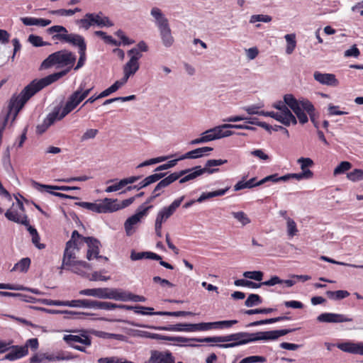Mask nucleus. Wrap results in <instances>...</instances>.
<instances>
[{"instance_id": "3", "label": "nucleus", "mask_w": 363, "mask_h": 363, "mask_svg": "<svg viewBox=\"0 0 363 363\" xmlns=\"http://www.w3.org/2000/svg\"><path fill=\"white\" fill-rule=\"evenodd\" d=\"M260 334L261 331L253 333L240 332L225 335V343L218 344L216 346L220 348H231L252 342L262 340V335Z\"/></svg>"}, {"instance_id": "52", "label": "nucleus", "mask_w": 363, "mask_h": 363, "mask_svg": "<svg viewBox=\"0 0 363 363\" xmlns=\"http://www.w3.org/2000/svg\"><path fill=\"white\" fill-rule=\"evenodd\" d=\"M164 340H168V341H172L176 342L177 343H174V345L178 346H185L184 343H186L190 341H194L193 338H187L184 337H173V336H165V338H164Z\"/></svg>"}, {"instance_id": "42", "label": "nucleus", "mask_w": 363, "mask_h": 363, "mask_svg": "<svg viewBox=\"0 0 363 363\" xmlns=\"http://www.w3.org/2000/svg\"><path fill=\"white\" fill-rule=\"evenodd\" d=\"M194 342L206 343H225V336H213L203 338L194 337Z\"/></svg>"}, {"instance_id": "8", "label": "nucleus", "mask_w": 363, "mask_h": 363, "mask_svg": "<svg viewBox=\"0 0 363 363\" xmlns=\"http://www.w3.org/2000/svg\"><path fill=\"white\" fill-rule=\"evenodd\" d=\"M189 170H181L179 172H176L170 174L169 176L166 177H163L160 179L157 184L155 186V189L152 191V194H159L160 196L164 192V189L169 186L171 184L179 179L184 175Z\"/></svg>"}, {"instance_id": "47", "label": "nucleus", "mask_w": 363, "mask_h": 363, "mask_svg": "<svg viewBox=\"0 0 363 363\" xmlns=\"http://www.w3.org/2000/svg\"><path fill=\"white\" fill-rule=\"evenodd\" d=\"M60 107H55V109L52 113H50L46 118L44 119V121L49 125H52L55 121L60 120L59 118L60 113Z\"/></svg>"}, {"instance_id": "11", "label": "nucleus", "mask_w": 363, "mask_h": 363, "mask_svg": "<svg viewBox=\"0 0 363 363\" xmlns=\"http://www.w3.org/2000/svg\"><path fill=\"white\" fill-rule=\"evenodd\" d=\"M167 173H155L153 174H151L147 177H145L144 179H143L139 184L133 186H128L124 191H123L122 193H125L127 191H132L133 189H136L138 191L147 187V186L158 182L160 179L165 177Z\"/></svg>"}, {"instance_id": "58", "label": "nucleus", "mask_w": 363, "mask_h": 363, "mask_svg": "<svg viewBox=\"0 0 363 363\" xmlns=\"http://www.w3.org/2000/svg\"><path fill=\"white\" fill-rule=\"evenodd\" d=\"M233 216L242 223V225L249 224L251 220L243 211L232 212Z\"/></svg>"}, {"instance_id": "51", "label": "nucleus", "mask_w": 363, "mask_h": 363, "mask_svg": "<svg viewBox=\"0 0 363 363\" xmlns=\"http://www.w3.org/2000/svg\"><path fill=\"white\" fill-rule=\"evenodd\" d=\"M313 173L310 169L304 170L300 173H290V178L295 179L296 180L308 179L312 178Z\"/></svg>"}, {"instance_id": "35", "label": "nucleus", "mask_w": 363, "mask_h": 363, "mask_svg": "<svg viewBox=\"0 0 363 363\" xmlns=\"http://www.w3.org/2000/svg\"><path fill=\"white\" fill-rule=\"evenodd\" d=\"M96 308L110 311L116 308H121L125 310H130L132 308L128 307V305L116 304L111 302L99 301L96 302Z\"/></svg>"}, {"instance_id": "37", "label": "nucleus", "mask_w": 363, "mask_h": 363, "mask_svg": "<svg viewBox=\"0 0 363 363\" xmlns=\"http://www.w3.org/2000/svg\"><path fill=\"white\" fill-rule=\"evenodd\" d=\"M284 100L288 108L289 107L294 113L301 108L300 107L301 99L297 100L293 94H285L284 96Z\"/></svg>"}, {"instance_id": "23", "label": "nucleus", "mask_w": 363, "mask_h": 363, "mask_svg": "<svg viewBox=\"0 0 363 363\" xmlns=\"http://www.w3.org/2000/svg\"><path fill=\"white\" fill-rule=\"evenodd\" d=\"M150 15L154 18L155 23L158 29L169 25L168 19L165 17L160 9L157 7L152 8Z\"/></svg>"}, {"instance_id": "16", "label": "nucleus", "mask_w": 363, "mask_h": 363, "mask_svg": "<svg viewBox=\"0 0 363 363\" xmlns=\"http://www.w3.org/2000/svg\"><path fill=\"white\" fill-rule=\"evenodd\" d=\"M86 17H91V22L93 26H97L98 27H111L113 26V23L109 19L108 16H103L102 12L98 13H86Z\"/></svg>"}, {"instance_id": "59", "label": "nucleus", "mask_w": 363, "mask_h": 363, "mask_svg": "<svg viewBox=\"0 0 363 363\" xmlns=\"http://www.w3.org/2000/svg\"><path fill=\"white\" fill-rule=\"evenodd\" d=\"M352 167L350 162L347 161L341 162L334 169V175H337L345 172Z\"/></svg>"}, {"instance_id": "2", "label": "nucleus", "mask_w": 363, "mask_h": 363, "mask_svg": "<svg viewBox=\"0 0 363 363\" xmlns=\"http://www.w3.org/2000/svg\"><path fill=\"white\" fill-rule=\"evenodd\" d=\"M41 89L33 82L23 88L19 94H13L9 101L7 110L2 122L7 124L10 116L13 113L12 122L14 121L27 101Z\"/></svg>"}, {"instance_id": "15", "label": "nucleus", "mask_w": 363, "mask_h": 363, "mask_svg": "<svg viewBox=\"0 0 363 363\" xmlns=\"http://www.w3.org/2000/svg\"><path fill=\"white\" fill-rule=\"evenodd\" d=\"M83 240L86 243L88 250L86 257L88 260H91L93 257H98L100 252L101 242L94 237L83 238Z\"/></svg>"}, {"instance_id": "31", "label": "nucleus", "mask_w": 363, "mask_h": 363, "mask_svg": "<svg viewBox=\"0 0 363 363\" xmlns=\"http://www.w3.org/2000/svg\"><path fill=\"white\" fill-rule=\"evenodd\" d=\"M185 170L189 171L184 175H183L184 177L182 178L179 179L180 184H184L189 181L193 180L203 174L201 166H196L191 169H186Z\"/></svg>"}, {"instance_id": "19", "label": "nucleus", "mask_w": 363, "mask_h": 363, "mask_svg": "<svg viewBox=\"0 0 363 363\" xmlns=\"http://www.w3.org/2000/svg\"><path fill=\"white\" fill-rule=\"evenodd\" d=\"M129 291L116 288H107L106 299L119 301H128Z\"/></svg>"}, {"instance_id": "39", "label": "nucleus", "mask_w": 363, "mask_h": 363, "mask_svg": "<svg viewBox=\"0 0 363 363\" xmlns=\"http://www.w3.org/2000/svg\"><path fill=\"white\" fill-rule=\"evenodd\" d=\"M75 254L72 250L65 249L64 251L62 264L61 268H65V267H73L74 265L75 262Z\"/></svg>"}, {"instance_id": "4", "label": "nucleus", "mask_w": 363, "mask_h": 363, "mask_svg": "<svg viewBox=\"0 0 363 363\" xmlns=\"http://www.w3.org/2000/svg\"><path fill=\"white\" fill-rule=\"evenodd\" d=\"M128 55L130 56V60L123 65V77L127 81L138 71L140 68L139 60L143 56L140 52H139L136 48H132L128 50Z\"/></svg>"}, {"instance_id": "41", "label": "nucleus", "mask_w": 363, "mask_h": 363, "mask_svg": "<svg viewBox=\"0 0 363 363\" xmlns=\"http://www.w3.org/2000/svg\"><path fill=\"white\" fill-rule=\"evenodd\" d=\"M225 125H234V124L224 123L223 125L216 126L215 131L217 140L225 137H229L235 133L233 131L231 130L223 131V129L233 128L232 127H225Z\"/></svg>"}, {"instance_id": "25", "label": "nucleus", "mask_w": 363, "mask_h": 363, "mask_svg": "<svg viewBox=\"0 0 363 363\" xmlns=\"http://www.w3.org/2000/svg\"><path fill=\"white\" fill-rule=\"evenodd\" d=\"M215 130V127L206 130L205 132L201 133V136L200 138L192 140L189 143L190 145L202 144L217 140Z\"/></svg>"}, {"instance_id": "61", "label": "nucleus", "mask_w": 363, "mask_h": 363, "mask_svg": "<svg viewBox=\"0 0 363 363\" xmlns=\"http://www.w3.org/2000/svg\"><path fill=\"white\" fill-rule=\"evenodd\" d=\"M259 116L271 117L275 119L276 121L280 122L283 125L284 123H287L286 121H285L284 118H283L281 116V115H279L278 112L260 111L259 113Z\"/></svg>"}, {"instance_id": "21", "label": "nucleus", "mask_w": 363, "mask_h": 363, "mask_svg": "<svg viewBox=\"0 0 363 363\" xmlns=\"http://www.w3.org/2000/svg\"><path fill=\"white\" fill-rule=\"evenodd\" d=\"M32 186L35 189H37L41 192L43 191H48V190H59V191H70V190H79V187H77V186L47 185V184H40L35 181L32 182Z\"/></svg>"}, {"instance_id": "38", "label": "nucleus", "mask_w": 363, "mask_h": 363, "mask_svg": "<svg viewBox=\"0 0 363 363\" xmlns=\"http://www.w3.org/2000/svg\"><path fill=\"white\" fill-rule=\"evenodd\" d=\"M238 323L237 320H220L216 322H210L206 323L207 330H211L213 328H230L233 325Z\"/></svg>"}, {"instance_id": "33", "label": "nucleus", "mask_w": 363, "mask_h": 363, "mask_svg": "<svg viewBox=\"0 0 363 363\" xmlns=\"http://www.w3.org/2000/svg\"><path fill=\"white\" fill-rule=\"evenodd\" d=\"M184 199V196H182L177 199H175L169 206H165L162 208L160 211L164 213V215L168 219L173 215V213L176 211L177 208L179 207L182 202Z\"/></svg>"}, {"instance_id": "10", "label": "nucleus", "mask_w": 363, "mask_h": 363, "mask_svg": "<svg viewBox=\"0 0 363 363\" xmlns=\"http://www.w3.org/2000/svg\"><path fill=\"white\" fill-rule=\"evenodd\" d=\"M1 342L5 343L6 345L7 350L2 352V353L9 350V349L11 348V350L5 355L4 359H8L10 361H13L18 359H20L23 357H25L28 353V349H27V347L23 346H18V345H13L10 346L11 342H6L5 341L0 340ZM1 354V352H0Z\"/></svg>"}, {"instance_id": "55", "label": "nucleus", "mask_w": 363, "mask_h": 363, "mask_svg": "<svg viewBox=\"0 0 363 363\" xmlns=\"http://www.w3.org/2000/svg\"><path fill=\"white\" fill-rule=\"evenodd\" d=\"M28 40L35 47H42L50 45L49 43L43 41L41 37L33 34L28 36Z\"/></svg>"}, {"instance_id": "36", "label": "nucleus", "mask_w": 363, "mask_h": 363, "mask_svg": "<svg viewBox=\"0 0 363 363\" xmlns=\"http://www.w3.org/2000/svg\"><path fill=\"white\" fill-rule=\"evenodd\" d=\"M5 216L8 220L15 222L16 223H20L22 225L27 224V216L24 215L22 218H21L16 211L9 209L5 213Z\"/></svg>"}, {"instance_id": "43", "label": "nucleus", "mask_w": 363, "mask_h": 363, "mask_svg": "<svg viewBox=\"0 0 363 363\" xmlns=\"http://www.w3.org/2000/svg\"><path fill=\"white\" fill-rule=\"evenodd\" d=\"M127 80L122 77L120 80L116 81L111 86L105 89L103 94H105L106 96H109L112 93L116 91L121 86L125 85L127 83Z\"/></svg>"}, {"instance_id": "1", "label": "nucleus", "mask_w": 363, "mask_h": 363, "mask_svg": "<svg viewBox=\"0 0 363 363\" xmlns=\"http://www.w3.org/2000/svg\"><path fill=\"white\" fill-rule=\"evenodd\" d=\"M77 60L74 53L68 50H61L48 55L40 65L41 69H47L52 67L56 68H64L65 69L51 74L40 79H34L32 82L40 89L55 82L62 77L65 76L73 67Z\"/></svg>"}, {"instance_id": "12", "label": "nucleus", "mask_w": 363, "mask_h": 363, "mask_svg": "<svg viewBox=\"0 0 363 363\" xmlns=\"http://www.w3.org/2000/svg\"><path fill=\"white\" fill-rule=\"evenodd\" d=\"M145 363H175V359L169 351L153 350L151 352L150 357Z\"/></svg>"}, {"instance_id": "40", "label": "nucleus", "mask_w": 363, "mask_h": 363, "mask_svg": "<svg viewBox=\"0 0 363 363\" xmlns=\"http://www.w3.org/2000/svg\"><path fill=\"white\" fill-rule=\"evenodd\" d=\"M31 260L29 257L22 258L19 262L14 264L13 267L11 269V272L18 271L23 273L27 272Z\"/></svg>"}, {"instance_id": "13", "label": "nucleus", "mask_w": 363, "mask_h": 363, "mask_svg": "<svg viewBox=\"0 0 363 363\" xmlns=\"http://www.w3.org/2000/svg\"><path fill=\"white\" fill-rule=\"evenodd\" d=\"M317 320L320 323H340L345 322H351L352 318L347 315L333 313H323L317 317Z\"/></svg>"}, {"instance_id": "50", "label": "nucleus", "mask_w": 363, "mask_h": 363, "mask_svg": "<svg viewBox=\"0 0 363 363\" xmlns=\"http://www.w3.org/2000/svg\"><path fill=\"white\" fill-rule=\"evenodd\" d=\"M157 315H165V316H186V315H194V313L190 311H157Z\"/></svg>"}, {"instance_id": "60", "label": "nucleus", "mask_w": 363, "mask_h": 363, "mask_svg": "<svg viewBox=\"0 0 363 363\" xmlns=\"http://www.w3.org/2000/svg\"><path fill=\"white\" fill-rule=\"evenodd\" d=\"M95 334L97 337L104 338V339H115V340H123V335L119 334L109 333L103 331H96Z\"/></svg>"}, {"instance_id": "22", "label": "nucleus", "mask_w": 363, "mask_h": 363, "mask_svg": "<svg viewBox=\"0 0 363 363\" xmlns=\"http://www.w3.org/2000/svg\"><path fill=\"white\" fill-rule=\"evenodd\" d=\"M117 201V199H104L101 202L99 203V213H112L118 211V203Z\"/></svg>"}, {"instance_id": "20", "label": "nucleus", "mask_w": 363, "mask_h": 363, "mask_svg": "<svg viewBox=\"0 0 363 363\" xmlns=\"http://www.w3.org/2000/svg\"><path fill=\"white\" fill-rule=\"evenodd\" d=\"M213 149L211 147H199L195 150L187 152L184 155H182L179 157V160H185V159H198L201 158L203 156L208 155V152L212 151Z\"/></svg>"}, {"instance_id": "64", "label": "nucleus", "mask_w": 363, "mask_h": 363, "mask_svg": "<svg viewBox=\"0 0 363 363\" xmlns=\"http://www.w3.org/2000/svg\"><path fill=\"white\" fill-rule=\"evenodd\" d=\"M98 363H133L129 361H122L116 357H105L100 358Z\"/></svg>"}, {"instance_id": "54", "label": "nucleus", "mask_w": 363, "mask_h": 363, "mask_svg": "<svg viewBox=\"0 0 363 363\" xmlns=\"http://www.w3.org/2000/svg\"><path fill=\"white\" fill-rule=\"evenodd\" d=\"M75 205L80 206L82 208H86L91 211L99 213L100 209L99 206V203H90V202H84L80 201L75 203Z\"/></svg>"}, {"instance_id": "17", "label": "nucleus", "mask_w": 363, "mask_h": 363, "mask_svg": "<svg viewBox=\"0 0 363 363\" xmlns=\"http://www.w3.org/2000/svg\"><path fill=\"white\" fill-rule=\"evenodd\" d=\"M313 77L319 83L328 86H336L339 83L333 74H323L316 71L313 74Z\"/></svg>"}, {"instance_id": "26", "label": "nucleus", "mask_w": 363, "mask_h": 363, "mask_svg": "<svg viewBox=\"0 0 363 363\" xmlns=\"http://www.w3.org/2000/svg\"><path fill=\"white\" fill-rule=\"evenodd\" d=\"M42 311H44L50 314H59V313H64L67 315L65 316L67 319H82L84 315H89V313H84V312H75L72 311H58V310H53V309H48L42 308H40Z\"/></svg>"}, {"instance_id": "9", "label": "nucleus", "mask_w": 363, "mask_h": 363, "mask_svg": "<svg viewBox=\"0 0 363 363\" xmlns=\"http://www.w3.org/2000/svg\"><path fill=\"white\" fill-rule=\"evenodd\" d=\"M273 107L280 111L279 115L284 118L287 123H284L286 126H289L291 124H297V119L296 116L292 113L290 109L288 108L286 104L284 103V100L277 101L273 104Z\"/></svg>"}, {"instance_id": "24", "label": "nucleus", "mask_w": 363, "mask_h": 363, "mask_svg": "<svg viewBox=\"0 0 363 363\" xmlns=\"http://www.w3.org/2000/svg\"><path fill=\"white\" fill-rule=\"evenodd\" d=\"M228 162L227 160H208L206 161L204 167L201 168V171L203 174L204 173H208L209 174L218 172L219 171L218 168H212L213 167L220 166Z\"/></svg>"}, {"instance_id": "49", "label": "nucleus", "mask_w": 363, "mask_h": 363, "mask_svg": "<svg viewBox=\"0 0 363 363\" xmlns=\"http://www.w3.org/2000/svg\"><path fill=\"white\" fill-rule=\"evenodd\" d=\"M96 302L97 301L89 299L75 300L76 307L79 308H96Z\"/></svg>"}, {"instance_id": "63", "label": "nucleus", "mask_w": 363, "mask_h": 363, "mask_svg": "<svg viewBox=\"0 0 363 363\" xmlns=\"http://www.w3.org/2000/svg\"><path fill=\"white\" fill-rule=\"evenodd\" d=\"M297 162L301 165L302 172L308 169V167H311L314 164L313 161L309 157H300Z\"/></svg>"}, {"instance_id": "6", "label": "nucleus", "mask_w": 363, "mask_h": 363, "mask_svg": "<svg viewBox=\"0 0 363 363\" xmlns=\"http://www.w3.org/2000/svg\"><path fill=\"white\" fill-rule=\"evenodd\" d=\"M84 100L82 95H81L77 90L72 92L67 98V100L60 112L59 118L62 119L65 118L67 115L74 110Z\"/></svg>"}, {"instance_id": "7", "label": "nucleus", "mask_w": 363, "mask_h": 363, "mask_svg": "<svg viewBox=\"0 0 363 363\" xmlns=\"http://www.w3.org/2000/svg\"><path fill=\"white\" fill-rule=\"evenodd\" d=\"M52 39L68 43L74 46H77L79 48V50L81 48L86 49V44L85 43L84 38L79 34L58 33L53 35Z\"/></svg>"}, {"instance_id": "44", "label": "nucleus", "mask_w": 363, "mask_h": 363, "mask_svg": "<svg viewBox=\"0 0 363 363\" xmlns=\"http://www.w3.org/2000/svg\"><path fill=\"white\" fill-rule=\"evenodd\" d=\"M327 296L333 300H341L350 296V293L345 290H338L335 291H326Z\"/></svg>"}, {"instance_id": "45", "label": "nucleus", "mask_w": 363, "mask_h": 363, "mask_svg": "<svg viewBox=\"0 0 363 363\" xmlns=\"http://www.w3.org/2000/svg\"><path fill=\"white\" fill-rule=\"evenodd\" d=\"M284 38L287 43L286 52L290 55L294 52L296 46V35L295 34H287Z\"/></svg>"}, {"instance_id": "5", "label": "nucleus", "mask_w": 363, "mask_h": 363, "mask_svg": "<svg viewBox=\"0 0 363 363\" xmlns=\"http://www.w3.org/2000/svg\"><path fill=\"white\" fill-rule=\"evenodd\" d=\"M152 207V205L147 206V207L140 206L136 210L135 213L125 220L124 223V228L127 235L130 236L133 233L134 226L140 223L141 219L144 216H147L148 211Z\"/></svg>"}, {"instance_id": "14", "label": "nucleus", "mask_w": 363, "mask_h": 363, "mask_svg": "<svg viewBox=\"0 0 363 363\" xmlns=\"http://www.w3.org/2000/svg\"><path fill=\"white\" fill-rule=\"evenodd\" d=\"M336 347L345 352L353 354H360L363 356L362 342H354L352 341H347L344 342L337 343L336 345Z\"/></svg>"}, {"instance_id": "18", "label": "nucleus", "mask_w": 363, "mask_h": 363, "mask_svg": "<svg viewBox=\"0 0 363 363\" xmlns=\"http://www.w3.org/2000/svg\"><path fill=\"white\" fill-rule=\"evenodd\" d=\"M296 328L282 329L269 331H261L262 340L269 341L277 340L279 337L286 335L290 333L295 331Z\"/></svg>"}, {"instance_id": "53", "label": "nucleus", "mask_w": 363, "mask_h": 363, "mask_svg": "<svg viewBox=\"0 0 363 363\" xmlns=\"http://www.w3.org/2000/svg\"><path fill=\"white\" fill-rule=\"evenodd\" d=\"M234 284L237 286H246L252 289H257L262 286L260 283H255L247 279H237L235 281Z\"/></svg>"}, {"instance_id": "29", "label": "nucleus", "mask_w": 363, "mask_h": 363, "mask_svg": "<svg viewBox=\"0 0 363 363\" xmlns=\"http://www.w3.org/2000/svg\"><path fill=\"white\" fill-rule=\"evenodd\" d=\"M132 325H135L140 328H145L153 329L156 330H164V331H177L182 332V323H177L174 325H168L165 326H154V325H142V324H134L132 323Z\"/></svg>"}, {"instance_id": "46", "label": "nucleus", "mask_w": 363, "mask_h": 363, "mask_svg": "<svg viewBox=\"0 0 363 363\" xmlns=\"http://www.w3.org/2000/svg\"><path fill=\"white\" fill-rule=\"evenodd\" d=\"M262 303V298L258 294H251L245 300V305L247 307L251 308L255 306H258Z\"/></svg>"}, {"instance_id": "32", "label": "nucleus", "mask_w": 363, "mask_h": 363, "mask_svg": "<svg viewBox=\"0 0 363 363\" xmlns=\"http://www.w3.org/2000/svg\"><path fill=\"white\" fill-rule=\"evenodd\" d=\"M130 259L133 261L140 260L142 259L159 260L161 259V256L152 252H136L135 250H132L130 253Z\"/></svg>"}, {"instance_id": "57", "label": "nucleus", "mask_w": 363, "mask_h": 363, "mask_svg": "<svg viewBox=\"0 0 363 363\" xmlns=\"http://www.w3.org/2000/svg\"><path fill=\"white\" fill-rule=\"evenodd\" d=\"M263 272L261 271H247L243 273V276L250 279L260 281L263 278Z\"/></svg>"}, {"instance_id": "34", "label": "nucleus", "mask_w": 363, "mask_h": 363, "mask_svg": "<svg viewBox=\"0 0 363 363\" xmlns=\"http://www.w3.org/2000/svg\"><path fill=\"white\" fill-rule=\"evenodd\" d=\"M182 332H196L207 330L206 323H182Z\"/></svg>"}, {"instance_id": "28", "label": "nucleus", "mask_w": 363, "mask_h": 363, "mask_svg": "<svg viewBox=\"0 0 363 363\" xmlns=\"http://www.w3.org/2000/svg\"><path fill=\"white\" fill-rule=\"evenodd\" d=\"M80 295L106 299L107 288L86 289L79 291Z\"/></svg>"}, {"instance_id": "48", "label": "nucleus", "mask_w": 363, "mask_h": 363, "mask_svg": "<svg viewBox=\"0 0 363 363\" xmlns=\"http://www.w3.org/2000/svg\"><path fill=\"white\" fill-rule=\"evenodd\" d=\"M128 307L130 308H132V309H130V311H133L135 313H138V314H141V315H157V313L156 312H147L146 310H154L153 308H151V307H146V306H140V305H137V306H128Z\"/></svg>"}, {"instance_id": "62", "label": "nucleus", "mask_w": 363, "mask_h": 363, "mask_svg": "<svg viewBox=\"0 0 363 363\" xmlns=\"http://www.w3.org/2000/svg\"><path fill=\"white\" fill-rule=\"evenodd\" d=\"M347 177L352 182L363 180V170L355 169L352 172L348 173Z\"/></svg>"}, {"instance_id": "56", "label": "nucleus", "mask_w": 363, "mask_h": 363, "mask_svg": "<svg viewBox=\"0 0 363 363\" xmlns=\"http://www.w3.org/2000/svg\"><path fill=\"white\" fill-rule=\"evenodd\" d=\"M300 107L302 110L306 111L308 115L315 112L313 104L307 99L303 98L301 99Z\"/></svg>"}, {"instance_id": "30", "label": "nucleus", "mask_w": 363, "mask_h": 363, "mask_svg": "<svg viewBox=\"0 0 363 363\" xmlns=\"http://www.w3.org/2000/svg\"><path fill=\"white\" fill-rule=\"evenodd\" d=\"M163 45L166 48L171 47L174 43V38L172 35L169 25L159 29Z\"/></svg>"}, {"instance_id": "27", "label": "nucleus", "mask_w": 363, "mask_h": 363, "mask_svg": "<svg viewBox=\"0 0 363 363\" xmlns=\"http://www.w3.org/2000/svg\"><path fill=\"white\" fill-rule=\"evenodd\" d=\"M63 339L67 344L70 345L72 347V345H74L73 342H79L87 346H89L91 344L90 337L85 335H82V337L74 335H65Z\"/></svg>"}]
</instances>
